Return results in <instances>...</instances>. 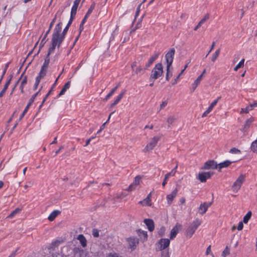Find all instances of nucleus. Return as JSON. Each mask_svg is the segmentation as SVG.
Instances as JSON below:
<instances>
[{
    "label": "nucleus",
    "instance_id": "nucleus-37",
    "mask_svg": "<svg viewBox=\"0 0 257 257\" xmlns=\"http://www.w3.org/2000/svg\"><path fill=\"white\" fill-rule=\"evenodd\" d=\"M166 228L164 226H162L158 231L159 236H162L165 234Z\"/></svg>",
    "mask_w": 257,
    "mask_h": 257
},
{
    "label": "nucleus",
    "instance_id": "nucleus-46",
    "mask_svg": "<svg viewBox=\"0 0 257 257\" xmlns=\"http://www.w3.org/2000/svg\"><path fill=\"white\" fill-rule=\"evenodd\" d=\"M49 63H50V61H48V60L45 59V61H44L41 68H44V69L47 70Z\"/></svg>",
    "mask_w": 257,
    "mask_h": 257
},
{
    "label": "nucleus",
    "instance_id": "nucleus-44",
    "mask_svg": "<svg viewBox=\"0 0 257 257\" xmlns=\"http://www.w3.org/2000/svg\"><path fill=\"white\" fill-rule=\"evenodd\" d=\"M9 63H8L6 65V66H5V69H4V71H3V72L1 78V79H0V84L1 83L2 81V80H3V78H4V75H5V74H6V71H7V70L8 67V66H9Z\"/></svg>",
    "mask_w": 257,
    "mask_h": 257
},
{
    "label": "nucleus",
    "instance_id": "nucleus-59",
    "mask_svg": "<svg viewBox=\"0 0 257 257\" xmlns=\"http://www.w3.org/2000/svg\"><path fill=\"white\" fill-rule=\"evenodd\" d=\"M243 227V224L242 222H239V223H238V226H237V229L238 230H241L242 229Z\"/></svg>",
    "mask_w": 257,
    "mask_h": 257
},
{
    "label": "nucleus",
    "instance_id": "nucleus-38",
    "mask_svg": "<svg viewBox=\"0 0 257 257\" xmlns=\"http://www.w3.org/2000/svg\"><path fill=\"white\" fill-rule=\"evenodd\" d=\"M21 211V209L19 208H16L15 210L11 212L9 215L8 217L13 218L16 214L19 213Z\"/></svg>",
    "mask_w": 257,
    "mask_h": 257
},
{
    "label": "nucleus",
    "instance_id": "nucleus-62",
    "mask_svg": "<svg viewBox=\"0 0 257 257\" xmlns=\"http://www.w3.org/2000/svg\"><path fill=\"white\" fill-rule=\"evenodd\" d=\"M27 76H25V77L24 78V79L22 81L21 84L22 85H25L27 83Z\"/></svg>",
    "mask_w": 257,
    "mask_h": 257
},
{
    "label": "nucleus",
    "instance_id": "nucleus-39",
    "mask_svg": "<svg viewBox=\"0 0 257 257\" xmlns=\"http://www.w3.org/2000/svg\"><path fill=\"white\" fill-rule=\"evenodd\" d=\"M219 54H220V49H218V50H217L215 51V53L213 54V55L212 57L211 60L213 62H215V61L216 60L217 58L218 57Z\"/></svg>",
    "mask_w": 257,
    "mask_h": 257
},
{
    "label": "nucleus",
    "instance_id": "nucleus-54",
    "mask_svg": "<svg viewBox=\"0 0 257 257\" xmlns=\"http://www.w3.org/2000/svg\"><path fill=\"white\" fill-rule=\"evenodd\" d=\"M54 51H51V47H50V48H49V50H48V54L47 55H46L45 59H47L48 60V61H50V58H49V56L51 54V53L53 52Z\"/></svg>",
    "mask_w": 257,
    "mask_h": 257
},
{
    "label": "nucleus",
    "instance_id": "nucleus-23",
    "mask_svg": "<svg viewBox=\"0 0 257 257\" xmlns=\"http://www.w3.org/2000/svg\"><path fill=\"white\" fill-rule=\"evenodd\" d=\"M233 162L229 160H226L222 163H219L218 165L217 168H218L219 171H220L221 169L223 168H226L228 167Z\"/></svg>",
    "mask_w": 257,
    "mask_h": 257
},
{
    "label": "nucleus",
    "instance_id": "nucleus-29",
    "mask_svg": "<svg viewBox=\"0 0 257 257\" xmlns=\"http://www.w3.org/2000/svg\"><path fill=\"white\" fill-rule=\"evenodd\" d=\"M47 71V69L41 68L39 75L36 77V78H38L39 80H41V79L43 78L46 75Z\"/></svg>",
    "mask_w": 257,
    "mask_h": 257
},
{
    "label": "nucleus",
    "instance_id": "nucleus-1",
    "mask_svg": "<svg viewBox=\"0 0 257 257\" xmlns=\"http://www.w3.org/2000/svg\"><path fill=\"white\" fill-rule=\"evenodd\" d=\"M163 72V67L162 63H158L156 64L155 67L152 70L150 81H154L157 79L162 76Z\"/></svg>",
    "mask_w": 257,
    "mask_h": 257
},
{
    "label": "nucleus",
    "instance_id": "nucleus-20",
    "mask_svg": "<svg viewBox=\"0 0 257 257\" xmlns=\"http://www.w3.org/2000/svg\"><path fill=\"white\" fill-rule=\"evenodd\" d=\"M62 22H59L56 25L52 36H55V35L56 36L61 35V34H60V33L62 30Z\"/></svg>",
    "mask_w": 257,
    "mask_h": 257
},
{
    "label": "nucleus",
    "instance_id": "nucleus-51",
    "mask_svg": "<svg viewBox=\"0 0 257 257\" xmlns=\"http://www.w3.org/2000/svg\"><path fill=\"white\" fill-rule=\"evenodd\" d=\"M29 108V107L26 106V108H25L24 110L23 111V113H22V114L21 115V116L19 118V120H21L22 119V118L24 116L25 114L28 111V110Z\"/></svg>",
    "mask_w": 257,
    "mask_h": 257
},
{
    "label": "nucleus",
    "instance_id": "nucleus-55",
    "mask_svg": "<svg viewBox=\"0 0 257 257\" xmlns=\"http://www.w3.org/2000/svg\"><path fill=\"white\" fill-rule=\"evenodd\" d=\"M40 82V80L38 79V78H36V82H35V85H34V90H36L37 87H38V86L39 85V84Z\"/></svg>",
    "mask_w": 257,
    "mask_h": 257
},
{
    "label": "nucleus",
    "instance_id": "nucleus-15",
    "mask_svg": "<svg viewBox=\"0 0 257 257\" xmlns=\"http://www.w3.org/2000/svg\"><path fill=\"white\" fill-rule=\"evenodd\" d=\"M182 227V225L181 224H177L171 230L170 232V239H173L176 237L177 233L179 232V229H180Z\"/></svg>",
    "mask_w": 257,
    "mask_h": 257
},
{
    "label": "nucleus",
    "instance_id": "nucleus-57",
    "mask_svg": "<svg viewBox=\"0 0 257 257\" xmlns=\"http://www.w3.org/2000/svg\"><path fill=\"white\" fill-rule=\"evenodd\" d=\"M106 123H107V121H106L105 122H104L102 124V125L100 127V128L97 131V134L100 133L105 128V124Z\"/></svg>",
    "mask_w": 257,
    "mask_h": 257
},
{
    "label": "nucleus",
    "instance_id": "nucleus-11",
    "mask_svg": "<svg viewBox=\"0 0 257 257\" xmlns=\"http://www.w3.org/2000/svg\"><path fill=\"white\" fill-rule=\"evenodd\" d=\"M177 167H178V164H177L175 167L170 172L166 174L165 175V177H164V180L162 183L163 186L164 187L166 185V184L167 183V180L170 176H175V175L177 172Z\"/></svg>",
    "mask_w": 257,
    "mask_h": 257
},
{
    "label": "nucleus",
    "instance_id": "nucleus-34",
    "mask_svg": "<svg viewBox=\"0 0 257 257\" xmlns=\"http://www.w3.org/2000/svg\"><path fill=\"white\" fill-rule=\"evenodd\" d=\"M171 67L167 66V73L166 75V79L169 81L170 78L172 76V73L170 71Z\"/></svg>",
    "mask_w": 257,
    "mask_h": 257
},
{
    "label": "nucleus",
    "instance_id": "nucleus-18",
    "mask_svg": "<svg viewBox=\"0 0 257 257\" xmlns=\"http://www.w3.org/2000/svg\"><path fill=\"white\" fill-rule=\"evenodd\" d=\"M177 192V189H175L170 194L167 196V202L169 205L172 203L174 198L176 196Z\"/></svg>",
    "mask_w": 257,
    "mask_h": 257
},
{
    "label": "nucleus",
    "instance_id": "nucleus-43",
    "mask_svg": "<svg viewBox=\"0 0 257 257\" xmlns=\"http://www.w3.org/2000/svg\"><path fill=\"white\" fill-rule=\"evenodd\" d=\"M72 24L71 22H68L66 27L63 30L62 34H63V35H66V33H67V31L69 28V27L71 26Z\"/></svg>",
    "mask_w": 257,
    "mask_h": 257
},
{
    "label": "nucleus",
    "instance_id": "nucleus-22",
    "mask_svg": "<svg viewBox=\"0 0 257 257\" xmlns=\"http://www.w3.org/2000/svg\"><path fill=\"white\" fill-rule=\"evenodd\" d=\"M125 92V90H124L122 92H121L117 97L116 99L115 100V101L111 104L110 107L112 108L114 107L116 104H117L119 101L121 99L123 96L124 95V93Z\"/></svg>",
    "mask_w": 257,
    "mask_h": 257
},
{
    "label": "nucleus",
    "instance_id": "nucleus-40",
    "mask_svg": "<svg viewBox=\"0 0 257 257\" xmlns=\"http://www.w3.org/2000/svg\"><path fill=\"white\" fill-rule=\"evenodd\" d=\"M252 110V106H247L244 108H242L240 113H247L249 112V110Z\"/></svg>",
    "mask_w": 257,
    "mask_h": 257
},
{
    "label": "nucleus",
    "instance_id": "nucleus-24",
    "mask_svg": "<svg viewBox=\"0 0 257 257\" xmlns=\"http://www.w3.org/2000/svg\"><path fill=\"white\" fill-rule=\"evenodd\" d=\"M70 83H71V82L70 81H69L65 84V85H64L62 89H61V90L60 91V93L58 94L59 97H60L61 95L65 94L66 90L68 88H69V87L70 86Z\"/></svg>",
    "mask_w": 257,
    "mask_h": 257
},
{
    "label": "nucleus",
    "instance_id": "nucleus-53",
    "mask_svg": "<svg viewBox=\"0 0 257 257\" xmlns=\"http://www.w3.org/2000/svg\"><path fill=\"white\" fill-rule=\"evenodd\" d=\"M45 39L46 38H44V37L43 39H42V40L41 41V42L40 44L39 50L38 53L40 52V49L44 46L45 44L46 43V41H45Z\"/></svg>",
    "mask_w": 257,
    "mask_h": 257
},
{
    "label": "nucleus",
    "instance_id": "nucleus-25",
    "mask_svg": "<svg viewBox=\"0 0 257 257\" xmlns=\"http://www.w3.org/2000/svg\"><path fill=\"white\" fill-rule=\"evenodd\" d=\"M61 212L59 210H54L50 214L48 219L50 221H52Z\"/></svg>",
    "mask_w": 257,
    "mask_h": 257
},
{
    "label": "nucleus",
    "instance_id": "nucleus-61",
    "mask_svg": "<svg viewBox=\"0 0 257 257\" xmlns=\"http://www.w3.org/2000/svg\"><path fill=\"white\" fill-rule=\"evenodd\" d=\"M167 101H165L162 102V103L160 105V109H163L164 107H165L167 105Z\"/></svg>",
    "mask_w": 257,
    "mask_h": 257
},
{
    "label": "nucleus",
    "instance_id": "nucleus-56",
    "mask_svg": "<svg viewBox=\"0 0 257 257\" xmlns=\"http://www.w3.org/2000/svg\"><path fill=\"white\" fill-rule=\"evenodd\" d=\"M138 66V62L137 61H134L132 64H131V68L133 69V71L135 70V67H137Z\"/></svg>",
    "mask_w": 257,
    "mask_h": 257
},
{
    "label": "nucleus",
    "instance_id": "nucleus-30",
    "mask_svg": "<svg viewBox=\"0 0 257 257\" xmlns=\"http://www.w3.org/2000/svg\"><path fill=\"white\" fill-rule=\"evenodd\" d=\"M177 118L174 115H171L168 117L167 119V122L168 123V127H170L173 122L177 120Z\"/></svg>",
    "mask_w": 257,
    "mask_h": 257
},
{
    "label": "nucleus",
    "instance_id": "nucleus-47",
    "mask_svg": "<svg viewBox=\"0 0 257 257\" xmlns=\"http://www.w3.org/2000/svg\"><path fill=\"white\" fill-rule=\"evenodd\" d=\"M95 4L94 3H93L90 6V7L89 8V9H88L87 12L86 13H87L88 15H90L93 10L95 8Z\"/></svg>",
    "mask_w": 257,
    "mask_h": 257
},
{
    "label": "nucleus",
    "instance_id": "nucleus-2",
    "mask_svg": "<svg viewBox=\"0 0 257 257\" xmlns=\"http://www.w3.org/2000/svg\"><path fill=\"white\" fill-rule=\"evenodd\" d=\"M65 35H63L61 33V35H56L55 36H52V40H51V45L50 46L51 51H54L56 46H57L58 48L60 47V45L63 42Z\"/></svg>",
    "mask_w": 257,
    "mask_h": 257
},
{
    "label": "nucleus",
    "instance_id": "nucleus-36",
    "mask_svg": "<svg viewBox=\"0 0 257 257\" xmlns=\"http://www.w3.org/2000/svg\"><path fill=\"white\" fill-rule=\"evenodd\" d=\"M116 88H113L111 91L106 96L105 98L103 99L104 101H106L115 92Z\"/></svg>",
    "mask_w": 257,
    "mask_h": 257
},
{
    "label": "nucleus",
    "instance_id": "nucleus-8",
    "mask_svg": "<svg viewBox=\"0 0 257 257\" xmlns=\"http://www.w3.org/2000/svg\"><path fill=\"white\" fill-rule=\"evenodd\" d=\"M218 165L217 163L214 160H209L205 162L203 167L202 168L204 170L217 169Z\"/></svg>",
    "mask_w": 257,
    "mask_h": 257
},
{
    "label": "nucleus",
    "instance_id": "nucleus-13",
    "mask_svg": "<svg viewBox=\"0 0 257 257\" xmlns=\"http://www.w3.org/2000/svg\"><path fill=\"white\" fill-rule=\"evenodd\" d=\"M127 241L129 247L132 250L135 249L139 244V239L137 238H129L127 239Z\"/></svg>",
    "mask_w": 257,
    "mask_h": 257
},
{
    "label": "nucleus",
    "instance_id": "nucleus-32",
    "mask_svg": "<svg viewBox=\"0 0 257 257\" xmlns=\"http://www.w3.org/2000/svg\"><path fill=\"white\" fill-rule=\"evenodd\" d=\"M251 216V212L248 211L247 214L244 216L243 221L244 223H247Z\"/></svg>",
    "mask_w": 257,
    "mask_h": 257
},
{
    "label": "nucleus",
    "instance_id": "nucleus-19",
    "mask_svg": "<svg viewBox=\"0 0 257 257\" xmlns=\"http://www.w3.org/2000/svg\"><path fill=\"white\" fill-rule=\"evenodd\" d=\"M253 117H250V118L247 119L246 120L244 125L240 129V130L242 132H245L248 130V128L249 127L251 123L253 122Z\"/></svg>",
    "mask_w": 257,
    "mask_h": 257
},
{
    "label": "nucleus",
    "instance_id": "nucleus-12",
    "mask_svg": "<svg viewBox=\"0 0 257 257\" xmlns=\"http://www.w3.org/2000/svg\"><path fill=\"white\" fill-rule=\"evenodd\" d=\"M160 54V52H155L154 55L152 56V57L149 60L148 63H147L145 65V69H147L149 67L151 66V65L153 63V62L157 59Z\"/></svg>",
    "mask_w": 257,
    "mask_h": 257
},
{
    "label": "nucleus",
    "instance_id": "nucleus-45",
    "mask_svg": "<svg viewBox=\"0 0 257 257\" xmlns=\"http://www.w3.org/2000/svg\"><path fill=\"white\" fill-rule=\"evenodd\" d=\"M9 63H8L6 65V66H5V69H4V71H3V72L1 78V79H0V84L1 83L2 81V80H3V78H4V75H5V74H6V71H7V70L8 67V66H9Z\"/></svg>",
    "mask_w": 257,
    "mask_h": 257
},
{
    "label": "nucleus",
    "instance_id": "nucleus-26",
    "mask_svg": "<svg viewBox=\"0 0 257 257\" xmlns=\"http://www.w3.org/2000/svg\"><path fill=\"white\" fill-rule=\"evenodd\" d=\"M77 239L79 240L83 247H85L86 246V239L83 234H79Z\"/></svg>",
    "mask_w": 257,
    "mask_h": 257
},
{
    "label": "nucleus",
    "instance_id": "nucleus-58",
    "mask_svg": "<svg viewBox=\"0 0 257 257\" xmlns=\"http://www.w3.org/2000/svg\"><path fill=\"white\" fill-rule=\"evenodd\" d=\"M75 15H76V14H74V13L72 14V13H71L70 20L68 22H71V23L72 24Z\"/></svg>",
    "mask_w": 257,
    "mask_h": 257
},
{
    "label": "nucleus",
    "instance_id": "nucleus-14",
    "mask_svg": "<svg viewBox=\"0 0 257 257\" xmlns=\"http://www.w3.org/2000/svg\"><path fill=\"white\" fill-rule=\"evenodd\" d=\"M220 98H221V96H219L211 103V104L208 107L207 109L202 114V117H204L206 116L207 115V114L212 111L213 107L217 104V102Z\"/></svg>",
    "mask_w": 257,
    "mask_h": 257
},
{
    "label": "nucleus",
    "instance_id": "nucleus-35",
    "mask_svg": "<svg viewBox=\"0 0 257 257\" xmlns=\"http://www.w3.org/2000/svg\"><path fill=\"white\" fill-rule=\"evenodd\" d=\"M244 59H242L237 64V65L234 68V71H237L238 69L242 68L244 66Z\"/></svg>",
    "mask_w": 257,
    "mask_h": 257
},
{
    "label": "nucleus",
    "instance_id": "nucleus-49",
    "mask_svg": "<svg viewBox=\"0 0 257 257\" xmlns=\"http://www.w3.org/2000/svg\"><path fill=\"white\" fill-rule=\"evenodd\" d=\"M92 235L95 237H98L99 236V230L97 229L94 228L92 230Z\"/></svg>",
    "mask_w": 257,
    "mask_h": 257
},
{
    "label": "nucleus",
    "instance_id": "nucleus-42",
    "mask_svg": "<svg viewBox=\"0 0 257 257\" xmlns=\"http://www.w3.org/2000/svg\"><path fill=\"white\" fill-rule=\"evenodd\" d=\"M229 153L232 154H240L241 151L236 148H232L229 151Z\"/></svg>",
    "mask_w": 257,
    "mask_h": 257
},
{
    "label": "nucleus",
    "instance_id": "nucleus-52",
    "mask_svg": "<svg viewBox=\"0 0 257 257\" xmlns=\"http://www.w3.org/2000/svg\"><path fill=\"white\" fill-rule=\"evenodd\" d=\"M202 78H203L202 77V75H199L194 81V83H195V85H199L201 81L202 80Z\"/></svg>",
    "mask_w": 257,
    "mask_h": 257
},
{
    "label": "nucleus",
    "instance_id": "nucleus-4",
    "mask_svg": "<svg viewBox=\"0 0 257 257\" xmlns=\"http://www.w3.org/2000/svg\"><path fill=\"white\" fill-rule=\"evenodd\" d=\"M245 181V176L244 175H240L237 180L234 182L231 187L233 192H237L240 188L242 184Z\"/></svg>",
    "mask_w": 257,
    "mask_h": 257
},
{
    "label": "nucleus",
    "instance_id": "nucleus-6",
    "mask_svg": "<svg viewBox=\"0 0 257 257\" xmlns=\"http://www.w3.org/2000/svg\"><path fill=\"white\" fill-rule=\"evenodd\" d=\"M159 137H154L153 138L150 142L146 146L144 150V152H149L152 150L154 147L157 145L158 141L160 140Z\"/></svg>",
    "mask_w": 257,
    "mask_h": 257
},
{
    "label": "nucleus",
    "instance_id": "nucleus-3",
    "mask_svg": "<svg viewBox=\"0 0 257 257\" xmlns=\"http://www.w3.org/2000/svg\"><path fill=\"white\" fill-rule=\"evenodd\" d=\"M200 224V220L199 219H196L186 229V236L190 238Z\"/></svg>",
    "mask_w": 257,
    "mask_h": 257
},
{
    "label": "nucleus",
    "instance_id": "nucleus-16",
    "mask_svg": "<svg viewBox=\"0 0 257 257\" xmlns=\"http://www.w3.org/2000/svg\"><path fill=\"white\" fill-rule=\"evenodd\" d=\"M144 222L145 223L148 230L152 232L155 229V224L154 221L151 219H145Z\"/></svg>",
    "mask_w": 257,
    "mask_h": 257
},
{
    "label": "nucleus",
    "instance_id": "nucleus-21",
    "mask_svg": "<svg viewBox=\"0 0 257 257\" xmlns=\"http://www.w3.org/2000/svg\"><path fill=\"white\" fill-rule=\"evenodd\" d=\"M137 232L140 238L142 239L143 241L146 240L147 239L148 234L147 231L142 230L141 229H138L137 230Z\"/></svg>",
    "mask_w": 257,
    "mask_h": 257
},
{
    "label": "nucleus",
    "instance_id": "nucleus-10",
    "mask_svg": "<svg viewBox=\"0 0 257 257\" xmlns=\"http://www.w3.org/2000/svg\"><path fill=\"white\" fill-rule=\"evenodd\" d=\"M170 240L168 238H162L159 241V246L158 247L160 250L167 248L170 244Z\"/></svg>",
    "mask_w": 257,
    "mask_h": 257
},
{
    "label": "nucleus",
    "instance_id": "nucleus-64",
    "mask_svg": "<svg viewBox=\"0 0 257 257\" xmlns=\"http://www.w3.org/2000/svg\"><path fill=\"white\" fill-rule=\"evenodd\" d=\"M107 257H118L117 254L116 253H109Z\"/></svg>",
    "mask_w": 257,
    "mask_h": 257
},
{
    "label": "nucleus",
    "instance_id": "nucleus-31",
    "mask_svg": "<svg viewBox=\"0 0 257 257\" xmlns=\"http://www.w3.org/2000/svg\"><path fill=\"white\" fill-rule=\"evenodd\" d=\"M10 85V80H8L6 83L4 87L3 90L0 92V97H3L4 94L5 93L7 89H8L9 85Z\"/></svg>",
    "mask_w": 257,
    "mask_h": 257
},
{
    "label": "nucleus",
    "instance_id": "nucleus-7",
    "mask_svg": "<svg viewBox=\"0 0 257 257\" xmlns=\"http://www.w3.org/2000/svg\"><path fill=\"white\" fill-rule=\"evenodd\" d=\"M213 172H203L198 174V179L201 182H206L207 179L210 178L213 175Z\"/></svg>",
    "mask_w": 257,
    "mask_h": 257
},
{
    "label": "nucleus",
    "instance_id": "nucleus-17",
    "mask_svg": "<svg viewBox=\"0 0 257 257\" xmlns=\"http://www.w3.org/2000/svg\"><path fill=\"white\" fill-rule=\"evenodd\" d=\"M212 204L211 202L206 203L204 202L203 204H201L199 206V210L201 211L200 213L202 215L204 214L208 209V208Z\"/></svg>",
    "mask_w": 257,
    "mask_h": 257
},
{
    "label": "nucleus",
    "instance_id": "nucleus-50",
    "mask_svg": "<svg viewBox=\"0 0 257 257\" xmlns=\"http://www.w3.org/2000/svg\"><path fill=\"white\" fill-rule=\"evenodd\" d=\"M229 254V249L227 246L225 247L223 251L222 252V256L225 257L227 255Z\"/></svg>",
    "mask_w": 257,
    "mask_h": 257
},
{
    "label": "nucleus",
    "instance_id": "nucleus-27",
    "mask_svg": "<svg viewBox=\"0 0 257 257\" xmlns=\"http://www.w3.org/2000/svg\"><path fill=\"white\" fill-rule=\"evenodd\" d=\"M80 2V0H75L73 6L71 9V13L76 14L78 6Z\"/></svg>",
    "mask_w": 257,
    "mask_h": 257
},
{
    "label": "nucleus",
    "instance_id": "nucleus-60",
    "mask_svg": "<svg viewBox=\"0 0 257 257\" xmlns=\"http://www.w3.org/2000/svg\"><path fill=\"white\" fill-rule=\"evenodd\" d=\"M56 17H57V16L55 15L54 18L52 20V22H51V23L50 24V26H49V28H50V29H52L53 25L55 23L56 19Z\"/></svg>",
    "mask_w": 257,
    "mask_h": 257
},
{
    "label": "nucleus",
    "instance_id": "nucleus-5",
    "mask_svg": "<svg viewBox=\"0 0 257 257\" xmlns=\"http://www.w3.org/2000/svg\"><path fill=\"white\" fill-rule=\"evenodd\" d=\"M175 53V49L172 48L165 55V59L167 63V66L171 67L173 62Z\"/></svg>",
    "mask_w": 257,
    "mask_h": 257
},
{
    "label": "nucleus",
    "instance_id": "nucleus-41",
    "mask_svg": "<svg viewBox=\"0 0 257 257\" xmlns=\"http://www.w3.org/2000/svg\"><path fill=\"white\" fill-rule=\"evenodd\" d=\"M209 19V14H206L205 15L203 18L202 19L199 23L202 25V24L205 23L207 20H208Z\"/></svg>",
    "mask_w": 257,
    "mask_h": 257
},
{
    "label": "nucleus",
    "instance_id": "nucleus-63",
    "mask_svg": "<svg viewBox=\"0 0 257 257\" xmlns=\"http://www.w3.org/2000/svg\"><path fill=\"white\" fill-rule=\"evenodd\" d=\"M89 16L90 15H88L87 13H86L81 22H82V23L85 24L87 18L89 17Z\"/></svg>",
    "mask_w": 257,
    "mask_h": 257
},
{
    "label": "nucleus",
    "instance_id": "nucleus-9",
    "mask_svg": "<svg viewBox=\"0 0 257 257\" xmlns=\"http://www.w3.org/2000/svg\"><path fill=\"white\" fill-rule=\"evenodd\" d=\"M141 177L140 176H137L135 178L134 182L131 184L126 190L128 191H132L136 189V187L139 185L140 183Z\"/></svg>",
    "mask_w": 257,
    "mask_h": 257
},
{
    "label": "nucleus",
    "instance_id": "nucleus-28",
    "mask_svg": "<svg viewBox=\"0 0 257 257\" xmlns=\"http://www.w3.org/2000/svg\"><path fill=\"white\" fill-rule=\"evenodd\" d=\"M151 199H149V197H146L143 200L139 202V204H142L143 206H151Z\"/></svg>",
    "mask_w": 257,
    "mask_h": 257
},
{
    "label": "nucleus",
    "instance_id": "nucleus-48",
    "mask_svg": "<svg viewBox=\"0 0 257 257\" xmlns=\"http://www.w3.org/2000/svg\"><path fill=\"white\" fill-rule=\"evenodd\" d=\"M36 98V95H33L32 97L30 99L29 101V103H28L27 106L30 107V106L32 105V104L33 103L35 99Z\"/></svg>",
    "mask_w": 257,
    "mask_h": 257
},
{
    "label": "nucleus",
    "instance_id": "nucleus-33",
    "mask_svg": "<svg viewBox=\"0 0 257 257\" xmlns=\"http://www.w3.org/2000/svg\"><path fill=\"white\" fill-rule=\"evenodd\" d=\"M145 69H143L141 65H139L136 69L134 71L136 74H138L139 73H142L143 74L145 73Z\"/></svg>",
    "mask_w": 257,
    "mask_h": 257
}]
</instances>
